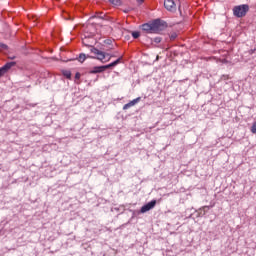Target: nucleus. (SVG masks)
<instances>
[{"label":"nucleus","mask_w":256,"mask_h":256,"mask_svg":"<svg viewBox=\"0 0 256 256\" xmlns=\"http://www.w3.org/2000/svg\"><path fill=\"white\" fill-rule=\"evenodd\" d=\"M156 205H157V200L153 199L141 207L140 213H147L148 211H151V209H155Z\"/></svg>","instance_id":"nucleus-5"},{"label":"nucleus","mask_w":256,"mask_h":256,"mask_svg":"<svg viewBox=\"0 0 256 256\" xmlns=\"http://www.w3.org/2000/svg\"><path fill=\"white\" fill-rule=\"evenodd\" d=\"M98 19H105V14L103 12L98 13Z\"/></svg>","instance_id":"nucleus-23"},{"label":"nucleus","mask_w":256,"mask_h":256,"mask_svg":"<svg viewBox=\"0 0 256 256\" xmlns=\"http://www.w3.org/2000/svg\"><path fill=\"white\" fill-rule=\"evenodd\" d=\"M151 43H156L158 45V43H161L163 41V38L160 36H157L155 38H150Z\"/></svg>","instance_id":"nucleus-11"},{"label":"nucleus","mask_w":256,"mask_h":256,"mask_svg":"<svg viewBox=\"0 0 256 256\" xmlns=\"http://www.w3.org/2000/svg\"><path fill=\"white\" fill-rule=\"evenodd\" d=\"M169 39H170V41H175L177 39V32H172L169 35Z\"/></svg>","instance_id":"nucleus-17"},{"label":"nucleus","mask_w":256,"mask_h":256,"mask_svg":"<svg viewBox=\"0 0 256 256\" xmlns=\"http://www.w3.org/2000/svg\"><path fill=\"white\" fill-rule=\"evenodd\" d=\"M164 7L171 13H175V11H177V4H175V1L173 0H164Z\"/></svg>","instance_id":"nucleus-7"},{"label":"nucleus","mask_w":256,"mask_h":256,"mask_svg":"<svg viewBox=\"0 0 256 256\" xmlns=\"http://www.w3.org/2000/svg\"><path fill=\"white\" fill-rule=\"evenodd\" d=\"M106 57H109L108 60H106V62H107V61H111V57H115V55H111L109 53H106Z\"/></svg>","instance_id":"nucleus-25"},{"label":"nucleus","mask_w":256,"mask_h":256,"mask_svg":"<svg viewBox=\"0 0 256 256\" xmlns=\"http://www.w3.org/2000/svg\"><path fill=\"white\" fill-rule=\"evenodd\" d=\"M249 13V6L247 4H241L233 7V15L238 19L245 17Z\"/></svg>","instance_id":"nucleus-3"},{"label":"nucleus","mask_w":256,"mask_h":256,"mask_svg":"<svg viewBox=\"0 0 256 256\" xmlns=\"http://www.w3.org/2000/svg\"><path fill=\"white\" fill-rule=\"evenodd\" d=\"M130 107H132V106H131V103L128 102L127 104H125V105L123 106V110L125 111V110H127V109H130Z\"/></svg>","instance_id":"nucleus-19"},{"label":"nucleus","mask_w":256,"mask_h":256,"mask_svg":"<svg viewBox=\"0 0 256 256\" xmlns=\"http://www.w3.org/2000/svg\"><path fill=\"white\" fill-rule=\"evenodd\" d=\"M0 49H1V51H8L9 46L7 44L0 42Z\"/></svg>","instance_id":"nucleus-16"},{"label":"nucleus","mask_w":256,"mask_h":256,"mask_svg":"<svg viewBox=\"0 0 256 256\" xmlns=\"http://www.w3.org/2000/svg\"><path fill=\"white\" fill-rule=\"evenodd\" d=\"M102 67L105 71L106 69H113V67H115V66H113V63L111 62L110 64L102 65Z\"/></svg>","instance_id":"nucleus-18"},{"label":"nucleus","mask_w":256,"mask_h":256,"mask_svg":"<svg viewBox=\"0 0 256 256\" xmlns=\"http://www.w3.org/2000/svg\"><path fill=\"white\" fill-rule=\"evenodd\" d=\"M136 2L138 3V5H143V3H145V0H136Z\"/></svg>","instance_id":"nucleus-26"},{"label":"nucleus","mask_w":256,"mask_h":256,"mask_svg":"<svg viewBox=\"0 0 256 256\" xmlns=\"http://www.w3.org/2000/svg\"><path fill=\"white\" fill-rule=\"evenodd\" d=\"M139 101H141V97H137L136 99L131 100L129 103H130L131 107H133L134 105H137V103H139Z\"/></svg>","instance_id":"nucleus-15"},{"label":"nucleus","mask_w":256,"mask_h":256,"mask_svg":"<svg viewBox=\"0 0 256 256\" xmlns=\"http://www.w3.org/2000/svg\"><path fill=\"white\" fill-rule=\"evenodd\" d=\"M90 52L93 53V55H96V56H92L91 59H97L98 61H101V63H107V60L105 61V57H107V53L93 46H91Z\"/></svg>","instance_id":"nucleus-4"},{"label":"nucleus","mask_w":256,"mask_h":256,"mask_svg":"<svg viewBox=\"0 0 256 256\" xmlns=\"http://www.w3.org/2000/svg\"><path fill=\"white\" fill-rule=\"evenodd\" d=\"M251 133H256V122L252 124Z\"/></svg>","instance_id":"nucleus-20"},{"label":"nucleus","mask_w":256,"mask_h":256,"mask_svg":"<svg viewBox=\"0 0 256 256\" xmlns=\"http://www.w3.org/2000/svg\"><path fill=\"white\" fill-rule=\"evenodd\" d=\"M229 80V75H222L221 76V81H227Z\"/></svg>","instance_id":"nucleus-22"},{"label":"nucleus","mask_w":256,"mask_h":256,"mask_svg":"<svg viewBox=\"0 0 256 256\" xmlns=\"http://www.w3.org/2000/svg\"><path fill=\"white\" fill-rule=\"evenodd\" d=\"M254 53H256V48L251 49V50L249 51V54H250V55H253Z\"/></svg>","instance_id":"nucleus-27"},{"label":"nucleus","mask_w":256,"mask_h":256,"mask_svg":"<svg viewBox=\"0 0 256 256\" xmlns=\"http://www.w3.org/2000/svg\"><path fill=\"white\" fill-rule=\"evenodd\" d=\"M104 43H105V45H112L113 40H111V39H106V40H104Z\"/></svg>","instance_id":"nucleus-21"},{"label":"nucleus","mask_w":256,"mask_h":256,"mask_svg":"<svg viewBox=\"0 0 256 256\" xmlns=\"http://www.w3.org/2000/svg\"><path fill=\"white\" fill-rule=\"evenodd\" d=\"M91 57H92V56L89 55V54L80 53V54L78 55V57L68 59L67 61H78L79 63H85V60L91 59Z\"/></svg>","instance_id":"nucleus-8"},{"label":"nucleus","mask_w":256,"mask_h":256,"mask_svg":"<svg viewBox=\"0 0 256 256\" xmlns=\"http://www.w3.org/2000/svg\"><path fill=\"white\" fill-rule=\"evenodd\" d=\"M61 73H62L63 77H65L66 79H69V81H71V79H72L71 70H61Z\"/></svg>","instance_id":"nucleus-10"},{"label":"nucleus","mask_w":256,"mask_h":256,"mask_svg":"<svg viewBox=\"0 0 256 256\" xmlns=\"http://www.w3.org/2000/svg\"><path fill=\"white\" fill-rule=\"evenodd\" d=\"M15 65H17V62L11 61L0 67V77H3V75H5V73H8L12 67H15Z\"/></svg>","instance_id":"nucleus-6"},{"label":"nucleus","mask_w":256,"mask_h":256,"mask_svg":"<svg viewBox=\"0 0 256 256\" xmlns=\"http://www.w3.org/2000/svg\"><path fill=\"white\" fill-rule=\"evenodd\" d=\"M209 209H211V206H203L199 208V210H195V208H190L185 211V215L187 219H199V217H205L207 213L209 212ZM204 211V212H199Z\"/></svg>","instance_id":"nucleus-2"},{"label":"nucleus","mask_w":256,"mask_h":256,"mask_svg":"<svg viewBox=\"0 0 256 256\" xmlns=\"http://www.w3.org/2000/svg\"><path fill=\"white\" fill-rule=\"evenodd\" d=\"M75 79H76V80L81 79V73L76 72V74H75Z\"/></svg>","instance_id":"nucleus-24"},{"label":"nucleus","mask_w":256,"mask_h":256,"mask_svg":"<svg viewBox=\"0 0 256 256\" xmlns=\"http://www.w3.org/2000/svg\"><path fill=\"white\" fill-rule=\"evenodd\" d=\"M110 49H113V47H110Z\"/></svg>","instance_id":"nucleus-30"},{"label":"nucleus","mask_w":256,"mask_h":256,"mask_svg":"<svg viewBox=\"0 0 256 256\" xmlns=\"http://www.w3.org/2000/svg\"><path fill=\"white\" fill-rule=\"evenodd\" d=\"M109 3H111L115 7H121V0H109Z\"/></svg>","instance_id":"nucleus-12"},{"label":"nucleus","mask_w":256,"mask_h":256,"mask_svg":"<svg viewBox=\"0 0 256 256\" xmlns=\"http://www.w3.org/2000/svg\"><path fill=\"white\" fill-rule=\"evenodd\" d=\"M90 75H98L99 73H105V70L102 66H94L92 69L88 72Z\"/></svg>","instance_id":"nucleus-9"},{"label":"nucleus","mask_w":256,"mask_h":256,"mask_svg":"<svg viewBox=\"0 0 256 256\" xmlns=\"http://www.w3.org/2000/svg\"><path fill=\"white\" fill-rule=\"evenodd\" d=\"M131 35H132L133 39H139V37H141V32H139V31H132Z\"/></svg>","instance_id":"nucleus-13"},{"label":"nucleus","mask_w":256,"mask_h":256,"mask_svg":"<svg viewBox=\"0 0 256 256\" xmlns=\"http://www.w3.org/2000/svg\"><path fill=\"white\" fill-rule=\"evenodd\" d=\"M8 59H11L13 61L14 59H17V56H9Z\"/></svg>","instance_id":"nucleus-28"},{"label":"nucleus","mask_w":256,"mask_h":256,"mask_svg":"<svg viewBox=\"0 0 256 256\" xmlns=\"http://www.w3.org/2000/svg\"><path fill=\"white\" fill-rule=\"evenodd\" d=\"M169 27L167 21L156 18L150 22L144 23L140 26V29L144 31V33L151 34V33H161V31H165Z\"/></svg>","instance_id":"nucleus-1"},{"label":"nucleus","mask_w":256,"mask_h":256,"mask_svg":"<svg viewBox=\"0 0 256 256\" xmlns=\"http://www.w3.org/2000/svg\"><path fill=\"white\" fill-rule=\"evenodd\" d=\"M121 61H123V56L117 58L115 61L112 62V65L114 67H117V65H119V63H121Z\"/></svg>","instance_id":"nucleus-14"},{"label":"nucleus","mask_w":256,"mask_h":256,"mask_svg":"<svg viewBox=\"0 0 256 256\" xmlns=\"http://www.w3.org/2000/svg\"><path fill=\"white\" fill-rule=\"evenodd\" d=\"M199 213H205V210H198Z\"/></svg>","instance_id":"nucleus-29"}]
</instances>
